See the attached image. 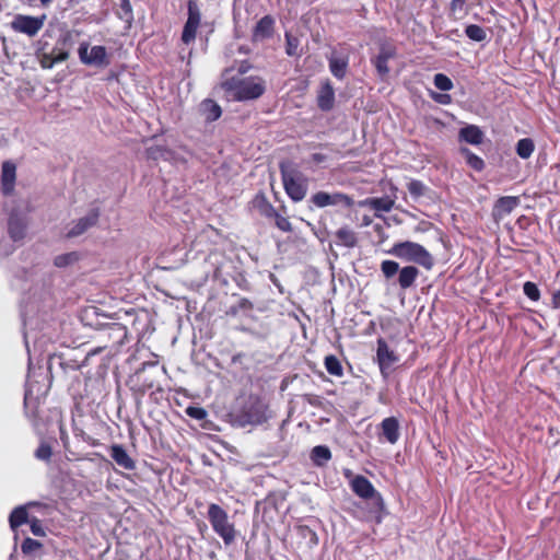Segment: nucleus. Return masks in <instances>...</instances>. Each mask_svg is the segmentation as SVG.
I'll list each match as a JSON object with an SVG mask.
<instances>
[{
    "label": "nucleus",
    "mask_w": 560,
    "mask_h": 560,
    "mask_svg": "<svg viewBox=\"0 0 560 560\" xmlns=\"http://www.w3.org/2000/svg\"><path fill=\"white\" fill-rule=\"evenodd\" d=\"M222 86L238 102L259 98L266 91V83L259 77L231 78Z\"/></svg>",
    "instance_id": "obj_1"
},
{
    "label": "nucleus",
    "mask_w": 560,
    "mask_h": 560,
    "mask_svg": "<svg viewBox=\"0 0 560 560\" xmlns=\"http://www.w3.org/2000/svg\"><path fill=\"white\" fill-rule=\"evenodd\" d=\"M387 254L404 261L418 264L425 269H431L434 265L432 255L422 245L410 241L395 243Z\"/></svg>",
    "instance_id": "obj_2"
},
{
    "label": "nucleus",
    "mask_w": 560,
    "mask_h": 560,
    "mask_svg": "<svg viewBox=\"0 0 560 560\" xmlns=\"http://www.w3.org/2000/svg\"><path fill=\"white\" fill-rule=\"evenodd\" d=\"M280 173L288 196L294 202L303 200L307 192V178L288 162L280 163Z\"/></svg>",
    "instance_id": "obj_3"
},
{
    "label": "nucleus",
    "mask_w": 560,
    "mask_h": 560,
    "mask_svg": "<svg viewBox=\"0 0 560 560\" xmlns=\"http://www.w3.org/2000/svg\"><path fill=\"white\" fill-rule=\"evenodd\" d=\"M234 423L240 427L258 425L267 421V405L258 397H248L233 415Z\"/></svg>",
    "instance_id": "obj_4"
},
{
    "label": "nucleus",
    "mask_w": 560,
    "mask_h": 560,
    "mask_svg": "<svg viewBox=\"0 0 560 560\" xmlns=\"http://www.w3.org/2000/svg\"><path fill=\"white\" fill-rule=\"evenodd\" d=\"M212 529L219 535L225 545H231L236 537L234 524L230 522L225 510L215 503H211L207 513Z\"/></svg>",
    "instance_id": "obj_5"
},
{
    "label": "nucleus",
    "mask_w": 560,
    "mask_h": 560,
    "mask_svg": "<svg viewBox=\"0 0 560 560\" xmlns=\"http://www.w3.org/2000/svg\"><path fill=\"white\" fill-rule=\"evenodd\" d=\"M381 271L387 280L398 273L397 282L404 291L412 288L420 276V270L417 267L408 265L400 268L397 261L388 259L381 262Z\"/></svg>",
    "instance_id": "obj_6"
},
{
    "label": "nucleus",
    "mask_w": 560,
    "mask_h": 560,
    "mask_svg": "<svg viewBox=\"0 0 560 560\" xmlns=\"http://www.w3.org/2000/svg\"><path fill=\"white\" fill-rule=\"evenodd\" d=\"M78 54L81 62L88 66L106 67L109 63L104 46L90 47L88 43H81Z\"/></svg>",
    "instance_id": "obj_7"
},
{
    "label": "nucleus",
    "mask_w": 560,
    "mask_h": 560,
    "mask_svg": "<svg viewBox=\"0 0 560 560\" xmlns=\"http://www.w3.org/2000/svg\"><path fill=\"white\" fill-rule=\"evenodd\" d=\"M45 21L46 15L32 16L18 14L11 22V27L13 31L18 33H22L30 37H33L43 28Z\"/></svg>",
    "instance_id": "obj_8"
},
{
    "label": "nucleus",
    "mask_w": 560,
    "mask_h": 560,
    "mask_svg": "<svg viewBox=\"0 0 560 560\" xmlns=\"http://www.w3.org/2000/svg\"><path fill=\"white\" fill-rule=\"evenodd\" d=\"M201 13L199 7L195 0L188 2V19L184 25L182 40L185 44H190L195 40L197 30L200 25Z\"/></svg>",
    "instance_id": "obj_9"
},
{
    "label": "nucleus",
    "mask_w": 560,
    "mask_h": 560,
    "mask_svg": "<svg viewBox=\"0 0 560 560\" xmlns=\"http://www.w3.org/2000/svg\"><path fill=\"white\" fill-rule=\"evenodd\" d=\"M310 201L317 208L338 205H342L347 208L353 206V199L342 192L328 194L326 191H318L311 197Z\"/></svg>",
    "instance_id": "obj_10"
},
{
    "label": "nucleus",
    "mask_w": 560,
    "mask_h": 560,
    "mask_svg": "<svg viewBox=\"0 0 560 560\" xmlns=\"http://www.w3.org/2000/svg\"><path fill=\"white\" fill-rule=\"evenodd\" d=\"M350 488L363 500H376L377 502H382V495L376 491L372 482L362 475H357L351 478Z\"/></svg>",
    "instance_id": "obj_11"
},
{
    "label": "nucleus",
    "mask_w": 560,
    "mask_h": 560,
    "mask_svg": "<svg viewBox=\"0 0 560 560\" xmlns=\"http://www.w3.org/2000/svg\"><path fill=\"white\" fill-rule=\"evenodd\" d=\"M397 55L396 48L387 43H383L380 46L378 54L371 59L374 65L378 77L384 80L389 73L388 61L394 59Z\"/></svg>",
    "instance_id": "obj_12"
},
{
    "label": "nucleus",
    "mask_w": 560,
    "mask_h": 560,
    "mask_svg": "<svg viewBox=\"0 0 560 560\" xmlns=\"http://www.w3.org/2000/svg\"><path fill=\"white\" fill-rule=\"evenodd\" d=\"M376 358L383 376H387L393 365L398 361V357L388 348L385 340L378 339Z\"/></svg>",
    "instance_id": "obj_13"
},
{
    "label": "nucleus",
    "mask_w": 560,
    "mask_h": 560,
    "mask_svg": "<svg viewBox=\"0 0 560 560\" xmlns=\"http://www.w3.org/2000/svg\"><path fill=\"white\" fill-rule=\"evenodd\" d=\"M100 218V212L97 209H92L89 213L75 222L72 223V226L67 232L68 237H77L84 232H86L90 228L94 226Z\"/></svg>",
    "instance_id": "obj_14"
},
{
    "label": "nucleus",
    "mask_w": 560,
    "mask_h": 560,
    "mask_svg": "<svg viewBox=\"0 0 560 560\" xmlns=\"http://www.w3.org/2000/svg\"><path fill=\"white\" fill-rule=\"evenodd\" d=\"M27 221L25 215L12 211L8 219V233L13 242L24 238L26 233Z\"/></svg>",
    "instance_id": "obj_15"
},
{
    "label": "nucleus",
    "mask_w": 560,
    "mask_h": 560,
    "mask_svg": "<svg viewBox=\"0 0 560 560\" xmlns=\"http://www.w3.org/2000/svg\"><path fill=\"white\" fill-rule=\"evenodd\" d=\"M16 178V166L11 161H5L1 168V187L4 195H9L14 189Z\"/></svg>",
    "instance_id": "obj_16"
},
{
    "label": "nucleus",
    "mask_w": 560,
    "mask_h": 560,
    "mask_svg": "<svg viewBox=\"0 0 560 560\" xmlns=\"http://www.w3.org/2000/svg\"><path fill=\"white\" fill-rule=\"evenodd\" d=\"M335 103V90L329 80L322 83L317 94V105L324 110L328 112L334 107Z\"/></svg>",
    "instance_id": "obj_17"
},
{
    "label": "nucleus",
    "mask_w": 560,
    "mask_h": 560,
    "mask_svg": "<svg viewBox=\"0 0 560 560\" xmlns=\"http://www.w3.org/2000/svg\"><path fill=\"white\" fill-rule=\"evenodd\" d=\"M110 457L118 466L126 470H133L136 468L135 460L120 444H114L110 446Z\"/></svg>",
    "instance_id": "obj_18"
},
{
    "label": "nucleus",
    "mask_w": 560,
    "mask_h": 560,
    "mask_svg": "<svg viewBox=\"0 0 560 560\" xmlns=\"http://www.w3.org/2000/svg\"><path fill=\"white\" fill-rule=\"evenodd\" d=\"M252 208L256 210L260 215L271 219L276 215V208L269 202L266 195L258 192L250 201Z\"/></svg>",
    "instance_id": "obj_19"
},
{
    "label": "nucleus",
    "mask_w": 560,
    "mask_h": 560,
    "mask_svg": "<svg viewBox=\"0 0 560 560\" xmlns=\"http://www.w3.org/2000/svg\"><path fill=\"white\" fill-rule=\"evenodd\" d=\"M381 429L383 436L388 443L395 444L399 440V422L395 417L385 418L381 422Z\"/></svg>",
    "instance_id": "obj_20"
},
{
    "label": "nucleus",
    "mask_w": 560,
    "mask_h": 560,
    "mask_svg": "<svg viewBox=\"0 0 560 560\" xmlns=\"http://www.w3.org/2000/svg\"><path fill=\"white\" fill-rule=\"evenodd\" d=\"M520 205V198L516 196H505L497 200L493 213L495 217H504L510 214Z\"/></svg>",
    "instance_id": "obj_21"
},
{
    "label": "nucleus",
    "mask_w": 560,
    "mask_h": 560,
    "mask_svg": "<svg viewBox=\"0 0 560 560\" xmlns=\"http://www.w3.org/2000/svg\"><path fill=\"white\" fill-rule=\"evenodd\" d=\"M483 132L476 125H468L459 130L458 138L460 141L472 145H479L483 141Z\"/></svg>",
    "instance_id": "obj_22"
},
{
    "label": "nucleus",
    "mask_w": 560,
    "mask_h": 560,
    "mask_svg": "<svg viewBox=\"0 0 560 560\" xmlns=\"http://www.w3.org/2000/svg\"><path fill=\"white\" fill-rule=\"evenodd\" d=\"M328 63L329 70L336 79L342 80L346 77L349 65L347 57L331 55L328 58Z\"/></svg>",
    "instance_id": "obj_23"
},
{
    "label": "nucleus",
    "mask_w": 560,
    "mask_h": 560,
    "mask_svg": "<svg viewBox=\"0 0 560 560\" xmlns=\"http://www.w3.org/2000/svg\"><path fill=\"white\" fill-rule=\"evenodd\" d=\"M275 21L270 15L261 18L254 30V37L256 39L269 38L273 32Z\"/></svg>",
    "instance_id": "obj_24"
},
{
    "label": "nucleus",
    "mask_w": 560,
    "mask_h": 560,
    "mask_svg": "<svg viewBox=\"0 0 560 560\" xmlns=\"http://www.w3.org/2000/svg\"><path fill=\"white\" fill-rule=\"evenodd\" d=\"M361 207H370L375 211L389 212L394 207V200L388 197L366 198L360 201Z\"/></svg>",
    "instance_id": "obj_25"
},
{
    "label": "nucleus",
    "mask_w": 560,
    "mask_h": 560,
    "mask_svg": "<svg viewBox=\"0 0 560 560\" xmlns=\"http://www.w3.org/2000/svg\"><path fill=\"white\" fill-rule=\"evenodd\" d=\"M200 112L207 121H214L220 118L222 109L213 100H205L200 104Z\"/></svg>",
    "instance_id": "obj_26"
},
{
    "label": "nucleus",
    "mask_w": 560,
    "mask_h": 560,
    "mask_svg": "<svg viewBox=\"0 0 560 560\" xmlns=\"http://www.w3.org/2000/svg\"><path fill=\"white\" fill-rule=\"evenodd\" d=\"M337 244L348 248H353L358 244V237L353 230L348 226L340 228L336 234Z\"/></svg>",
    "instance_id": "obj_27"
},
{
    "label": "nucleus",
    "mask_w": 560,
    "mask_h": 560,
    "mask_svg": "<svg viewBox=\"0 0 560 560\" xmlns=\"http://www.w3.org/2000/svg\"><path fill=\"white\" fill-rule=\"evenodd\" d=\"M30 520L31 518H28V513L26 511L25 505H20L18 508H15L11 512L10 517H9L10 526L13 530L16 529L19 526H21L25 523H28Z\"/></svg>",
    "instance_id": "obj_28"
},
{
    "label": "nucleus",
    "mask_w": 560,
    "mask_h": 560,
    "mask_svg": "<svg viewBox=\"0 0 560 560\" xmlns=\"http://www.w3.org/2000/svg\"><path fill=\"white\" fill-rule=\"evenodd\" d=\"M331 458V452L327 446L317 445L311 452V459L316 466H324Z\"/></svg>",
    "instance_id": "obj_29"
},
{
    "label": "nucleus",
    "mask_w": 560,
    "mask_h": 560,
    "mask_svg": "<svg viewBox=\"0 0 560 560\" xmlns=\"http://www.w3.org/2000/svg\"><path fill=\"white\" fill-rule=\"evenodd\" d=\"M515 150L521 159L526 160L533 154L535 143L530 138H523L517 141Z\"/></svg>",
    "instance_id": "obj_30"
},
{
    "label": "nucleus",
    "mask_w": 560,
    "mask_h": 560,
    "mask_svg": "<svg viewBox=\"0 0 560 560\" xmlns=\"http://www.w3.org/2000/svg\"><path fill=\"white\" fill-rule=\"evenodd\" d=\"M460 153L465 155L467 164L475 171L480 172L485 168L483 160L480 156L472 153L469 149L462 148Z\"/></svg>",
    "instance_id": "obj_31"
},
{
    "label": "nucleus",
    "mask_w": 560,
    "mask_h": 560,
    "mask_svg": "<svg viewBox=\"0 0 560 560\" xmlns=\"http://www.w3.org/2000/svg\"><path fill=\"white\" fill-rule=\"evenodd\" d=\"M325 368L330 375L342 376L343 369L337 357L330 354L325 358Z\"/></svg>",
    "instance_id": "obj_32"
},
{
    "label": "nucleus",
    "mask_w": 560,
    "mask_h": 560,
    "mask_svg": "<svg viewBox=\"0 0 560 560\" xmlns=\"http://www.w3.org/2000/svg\"><path fill=\"white\" fill-rule=\"evenodd\" d=\"M466 36L475 42H483L487 38L486 31L477 25V24H469L465 28Z\"/></svg>",
    "instance_id": "obj_33"
},
{
    "label": "nucleus",
    "mask_w": 560,
    "mask_h": 560,
    "mask_svg": "<svg viewBox=\"0 0 560 560\" xmlns=\"http://www.w3.org/2000/svg\"><path fill=\"white\" fill-rule=\"evenodd\" d=\"M52 455V448L49 443L42 441L34 453V456L42 462L48 463Z\"/></svg>",
    "instance_id": "obj_34"
},
{
    "label": "nucleus",
    "mask_w": 560,
    "mask_h": 560,
    "mask_svg": "<svg viewBox=\"0 0 560 560\" xmlns=\"http://www.w3.org/2000/svg\"><path fill=\"white\" fill-rule=\"evenodd\" d=\"M433 82L436 89L444 92L452 90L454 86L452 80L444 73H436L433 78Z\"/></svg>",
    "instance_id": "obj_35"
},
{
    "label": "nucleus",
    "mask_w": 560,
    "mask_h": 560,
    "mask_svg": "<svg viewBox=\"0 0 560 560\" xmlns=\"http://www.w3.org/2000/svg\"><path fill=\"white\" fill-rule=\"evenodd\" d=\"M147 154L152 160H160V159L167 160L171 155V152L163 147L154 145V147L148 148Z\"/></svg>",
    "instance_id": "obj_36"
},
{
    "label": "nucleus",
    "mask_w": 560,
    "mask_h": 560,
    "mask_svg": "<svg viewBox=\"0 0 560 560\" xmlns=\"http://www.w3.org/2000/svg\"><path fill=\"white\" fill-rule=\"evenodd\" d=\"M299 45H300V40L298 37L292 36L289 33H285V52L289 56H298L299 55V51H298Z\"/></svg>",
    "instance_id": "obj_37"
},
{
    "label": "nucleus",
    "mask_w": 560,
    "mask_h": 560,
    "mask_svg": "<svg viewBox=\"0 0 560 560\" xmlns=\"http://www.w3.org/2000/svg\"><path fill=\"white\" fill-rule=\"evenodd\" d=\"M42 544L38 540L30 537L25 538L21 545V550L24 555L28 556L42 548Z\"/></svg>",
    "instance_id": "obj_38"
},
{
    "label": "nucleus",
    "mask_w": 560,
    "mask_h": 560,
    "mask_svg": "<svg viewBox=\"0 0 560 560\" xmlns=\"http://www.w3.org/2000/svg\"><path fill=\"white\" fill-rule=\"evenodd\" d=\"M524 294L532 301L537 302L540 299V291L536 283L526 281L523 285Z\"/></svg>",
    "instance_id": "obj_39"
},
{
    "label": "nucleus",
    "mask_w": 560,
    "mask_h": 560,
    "mask_svg": "<svg viewBox=\"0 0 560 560\" xmlns=\"http://www.w3.org/2000/svg\"><path fill=\"white\" fill-rule=\"evenodd\" d=\"M408 191L409 194L415 197V198H419L421 197L423 194H424V190H425V186L422 182L420 180H417V179H412L408 183Z\"/></svg>",
    "instance_id": "obj_40"
},
{
    "label": "nucleus",
    "mask_w": 560,
    "mask_h": 560,
    "mask_svg": "<svg viewBox=\"0 0 560 560\" xmlns=\"http://www.w3.org/2000/svg\"><path fill=\"white\" fill-rule=\"evenodd\" d=\"M272 219H275L276 226L279 230H281L282 232H291L292 231V224L289 221V219L280 215L277 211H276V215Z\"/></svg>",
    "instance_id": "obj_41"
},
{
    "label": "nucleus",
    "mask_w": 560,
    "mask_h": 560,
    "mask_svg": "<svg viewBox=\"0 0 560 560\" xmlns=\"http://www.w3.org/2000/svg\"><path fill=\"white\" fill-rule=\"evenodd\" d=\"M77 259L75 253H68L59 255L55 258V265L57 267H66Z\"/></svg>",
    "instance_id": "obj_42"
},
{
    "label": "nucleus",
    "mask_w": 560,
    "mask_h": 560,
    "mask_svg": "<svg viewBox=\"0 0 560 560\" xmlns=\"http://www.w3.org/2000/svg\"><path fill=\"white\" fill-rule=\"evenodd\" d=\"M49 55H51L56 63L62 62L69 57V52L63 47L58 46L54 47L51 51H49Z\"/></svg>",
    "instance_id": "obj_43"
},
{
    "label": "nucleus",
    "mask_w": 560,
    "mask_h": 560,
    "mask_svg": "<svg viewBox=\"0 0 560 560\" xmlns=\"http://www.w3.org/2000/svg\"><path fill=\"white\" fill-rule=\"evenodd\" d=\"M186 413L196 420H203L207 417V411L201 407L189 406L186 408Z\"/></svg>",
    "instance_id": "obj_44"
},
{
    "label": "nucleus",
    "mask_w": 560,
    "mask_h": 560,
    "mask_svg": "<svg viewBox=\"0 0 560 560\" xmlns=\"http://www.w3.org/2000/svg\"><path fill=\"white\" fill-rule=\"evenodd\" d=\"M28 524H30L31 532L33 533V535L39 536V537L45 536V530H44L42 523L38 518L32 517L30 520Z\"/></svg>",
    "instance_id": "obj_45"
},
{
    "label": "nucleus",
    "mask_w": 560,
    "mask_h": 560,
    "mask_svg": "<svg viewBox=\"0 0 560 560\" xmlns=\"http://www.w3.org/2000/svg\"><path fill=\"white\" fill-rule=\"evenodd\" d=\"M39 62L40 66L45 69H50L56 65L55 60L52 59L51 55L49 52H43L39 56Z\"/></svg>",
    "instance_id": "obj_46"
},
{
    "label": "nucleus",
    "mask_w": 560,
    "mask_h": 560,
    "mask_svg": "<svg viewBox=\"0 0 560 560\" xmlns=\"http://www.w3.org/2000/svg\"><path fill=\"white\" fill-rule=\"evenodd\" d=\"M430 96L439 104L447 105L451 103V95L444 93L431 92Z\"/></svg>",
    "instance_id": "obj_47"
},
{
    "label": "nucleus",
    "mask_w": 560,
    "mask_h": 560,
    "mask_svg": "<svg viewBox=\"0 0 560 560\" xmlns=\"http://www.w3.org/2000/svg\"><path fill=\"white\" fill-rule=\"evenodd\" d=\"M465 3H466V0H452L451 9L454 12L462 11L464 9Z\"/></svg>",
    "instance_id": "obj_48"
},
{
    "label": "nucleus",
    "mask_w": 560,
    "mask_h": 560,
    "mask_svg": "<svg viewBox=\"0 0 560 560\" xmlns=\"http://www.w3.org/2000/svg\"><path fill=\"white\" fill-rule=\"evenodd\" d=\"M551 303L553 308H560V289L552 293Z\"/></svg>",
    "instance_id": "obj_49"
},
{
    "label": "nucleus",
    "mask_w": 560,
    "mask_h": 560,
    "mask_svg": "<svg viewBox=\"0 0 560 560\" xmlns=\"http://www.w3.org/2000/svg\"><path fill=\"white\" fill-rule=\"evenodd\" d=\"M121 9H122L126 13H131V5H130L129 0H122V1H121Z\"/></svg>",
    "instance_id": "obj_50"
},
{
    "label": "nucleus",
    "mask_w": 560,
    "mask_h": 560,
    "mask_svg": "<svg viewBox=\"0 0 560 560\" xmlns=\"http://www.w3.org/2000/svg\"><path fill=\"white\" fill-rule=\"evenodd\" d=\"M60 439L63 442V444L66 445L68 442V434L62 425H60Z\"/></svg>",
    "instance_id": "obj_51"
},
{
    "label": "nucleus",
    "mask_w": 560,
    "mask_h": 560,
    "mask_svg": "<svg viewBox=\"0 0 560 560\" xmlns=\"http://www.w3.org/2000/svg\"><path fill=\"white\" fill-rule=\"evenodd\" d=\"M43 7H48L52 0H39Z\"/></svg>",
    "instance_id": "obj_52"
},
{
    "label": "nucleus",
    "mask_w": 560,
    "mask_h": 560,
    "mask_svg": "<svg viewBox=\"0 0 560 560\" xmlns=\"http://www.w3.org/2000/svg\"><path fill=\"white\" fill-rule=\"evenodd\" d=\"M241 305H242V307H245L246 305H250V303L248 300L244 299V300H242Z\"/></svg>",
    "instance_id": "obj_53"
},
{
    "label": "nucleus",
    "mask_w": 560,
    "mask_h": 560,
    "mask_svg": "<svg viewBox=\"0 0 560 560\" xmlns=\"http://www.w3.org/2000/svg\"><path fill=\"white\" fill-rule=\"evenodd\" d=\"M345 476H346V477H351V476H352V472H351L350 470H346Z\"/></svg>",
    "instance_id": "obj_54"
},
{
    "label": "nucleus",
    "mask_w": 560,
    "mask_h": 560,
    "mask_svg": "<svg viewBox=\"0 0 560 560\" xmlns=\"http://www.w3.org/2000/svg\"><path fill=\"white\" fill-rule=\"evenodd\" d=\"M308 532L312 534V536L314 537V539H315V540H317L316 534H315L314 532H312V530H308Z\"/></svg>",
    "instance_id": "obj_55"
},
{
    "label": "nucleus",
    "mask_w": 560,
    "mask_h": 560,
    "mask_svg": "<svg viewBox=\"0 0 560 560\" xmlns=\"http://www.w3.org/2000/svg\"><path fill=\"white\" fill-rule=\"evenodd\" d=\"M72 0H69V2H71Z\"/></svg>",
    "instance_id": "obj_56"
}]
</instances>
